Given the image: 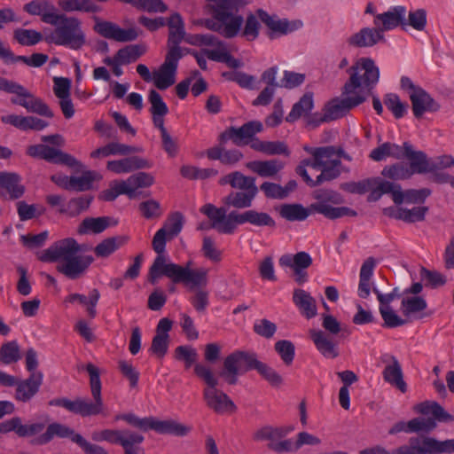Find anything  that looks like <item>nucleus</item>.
I'll list each match as a JSON object with an SVG mask.
<instances>
[{"label":"nucleus","mask_w":454,"mask_h":454,"mask_svg":"<svg viewBox=\"0 0 454 454\" xmlns=\"http://www.w3.org/2000/svg\"><path fill=\"white\" fill-rule=\"evenodd\" d=\"M23 10L30 15H38L43 23L55 28L45 36L48 43L81 51L87 44L82 21L65 13H58L55 5L48 0H34L26 4Z\"/></svg>","instance_id":"1"},{"label":"nucleus","mask_w":454,"mask_h":454,"mask_svg":"<svg viewBox=\"0 0 454 454\" xmlns=\"http://www.w3.org/2000/svg\"><path fill=\"white\" fill-rule=\"evenodd\" d=\"M312 197L316 200L308 207L299 203L283 204L279 209L282 218L290 221H304L311 214L317 213L325 218L334 220L343 216H356V211L348 207H333L342 203L341 195L330 189H318L313 192Z\"/></svg>","instance_id":"2"},{"label":"nucleus","mask_w":454,"mask_h":454,"mask_svg":"<svg viewBox=\"0 0 454 454\" xmlns=\"http://www.w3.org/2000/svg\"><path fill=\"white\" fill-rule=\"evenodd\" d=\"M82 247L73 238H67L54 242L38 254L43 262H56L57 270L69 279L74 280L83 277L94 258L82 255Z\"/></svg>","instance_id":"3"},{"label":"nucleus","mask_w":454,"mask_h":454,"mask_svg":"<svg viewBox=\"0 0 454 454\" xmlns=\"http://www.w3.org/2000/svg\"><path fill=\"white\" fill-rule=\"evenodd\" d=\"M263 129L262 123L259 121H251L244 123L241 127H230L219 136L220 144H225L231 140L235 145H247L251 142L250 147L254 151L267 155H290V150L283 141H262L254 136Z\"/></svg>","instance_id":"4"},{"label":"nucleus","mask_w":454,"mask_h":454,"mask_svg":"<svg viewBox=\"0 0 454 454\" xmlns=\"http://www.w3.org/2000/svg\"><path fill=\"white\" fill-rule=\"evenodd\" d=\"M413 411L423 416L431 415V417H417L408 422L399 421L389 429V434L400 432L429 434L437 427V423L449 424L454 421V416L435 401H424L417 403L414 405Z\"/></svg>","instance_id":"5"},{"label":"nucleus","mask_w":454,"mask_h":454,"mask_svg":"<svg viewBox=\"0 0 454 454\" xmlns=\"http://www.w3.org/2000/svg\"><path fill=\"white\" fill-rule=\"evenodd\" d=\"M454 453V438L438 440L428 435L410 437L407 443L395 449L392 453L380 445L364 449L359 454H452ZM346 454H348L346 452Z\"/></svg>","instance_id":"6"},{"label":"nucleus","mask_w":454,"mask_h":454,"mask_svg":"<svg viewBox=\"0 0 454 454\" xmlns=\"http://www.w3.org/2000/svg\"><path fill=\"white\" fill-rule=\"evenodd\" d=\"M194 372L207 385L203 389V400L208 409L217 414L233 413L237 411L236 404L228 395L217 388L218 380L209 367L197 364Z\"/></svg>","instance_id":"7"},{"label":"nucleus","mask_w":454,"mask_h":454,"mask_svg":"<svg viewBox=\"0 0 454 454\" xmlns=\"http://www.w3.org/2000/svg\"><path fill=\"white\" fill-rule=\"evenodd\" d=\"M347 72L349 78L342 88L343 95L354 94L357 89H361L358 93L364 94L363 91L366 90L370 94L380 79L379 67L370 58L357 59Z\"/></svg>","instance_id":"8"},{"label":"nucleus","mask_w":454,"mask_h":454,"mask_svg":"<svg viewBox=\"0 0 454 454\" xmlns=\"http://www.w3.org/2000/svg\"><path fill=\"white\" fill-rule=\"evenodd\" d=\"M0 90L14 94L15 97L11 98L12 104L20 106L26 108L29 113L48 118H52L54 116L53 112L50 109L47 104H45L40 98L32 94L24 86L14 81L3 77L0 84Z\"/></svg>","instance_id":"9"},{"label":"nucleus","mask_w":454,"mask_h":454,"mask_svg":"<svg viewBox=\"0 0 454 454\" xmlns=\"http://www.w3.org/2000/svg\"><path fill=\"white\" fill-rule=\"evenodd\" d=\"M259 362L255 353L236 350L225 357L219 376L229 385H235L239 374L255 370Z\"/></svg>","instance_id":"10"},{"label":"nucleus","mask_w":454,"mask_h":454,"mask_svg":"<svg viewBox=\"0 0 454 454\" xmlns=\"http://www.w3.org/2000/svg\"><path fill=\"white\" fill-rule=\"evenodd\" d=\"M188 270V268H183V266L179 264L173 262L167 263L165 253H160L157 254L156 258L150 267L149 281L152 284H155L160 277L165 276L170 278L174 284H185Z\"/></svg>","instance_id":"11"},{"label":"nucleus","mask_w":454,"mask_h":454,"mask_svg":"<svg viewBox=\"0 0 454 454\" xmlns=\"http://www.w3.org/2000/svg\"><path fill=\"white\" fill-rule=\"evenodd\" d=\"M288 434L285 427H274L272 426H264L253 434V439L255 442L269 441L268 449L277 452L293 451V441L290 439L282 440Z\"/></svg>","instance_id":"12"},{"label":"nucleus","mask_w":454,"mask_h":454,"mask_svg":"<svg viewBox=\"0 0 454 454\" xmlns=\"http://www.w3.org/2000/svg\"><path fill=\"white\" fill-rule=\"evenodd\" d=\"M27 154L33 158H38L50 163L61 164L69 168H82V164L73 155L59 149L39 144L29 145Z\"/></svg>","instance_id":"13"},{"label":"nucleus","mask_w":454,"mask_h":454,"mask_svg":"<svg viewBox=\"0 0 454 454\" xmlns=\"http://www.w3.org/2000/svg\"><path fill=\"white\" fill-rule=\"evenodd\" d=\"M184 216L180 212L171 214L162 228L157 231L153 236L152 246L157 253H165L166 242L173 239L182 231Z\"/></svg>","instance_id":"14"},{"label":"nucleus","mask_w":454,"mask_h":454,"mask_svg":"<svg viewBox=\"0 0 454 454\" xmlns=\"http://www.w3.org/2000/svg\"><path fill=\"white\" fill-rule=\"evenodd\" d=\"M95 20L96 23L93 27L95 32L105 38L116 42L127 43L135 41L141 33V31L136 27L124 29L114 22L101 20L97 17H95Z\"/></svg>","instance_id":"15"},{"label":"nucleus","mask_w":454,"mask_h":454,"mask_svg":"<svg viewBox=\"0 0 454 454\" xmlns=\"http://www.w3.org/2000/svg\"><path fill=\"white\" fill-rule=\"evenodd\" d=\"M85 369L90 375V386L93 400L83 398V403L90 416L103 414L105 404L101 395L99 370L90 363L86 365Z\"/></svg>","instance_id":"16"},{"label":"nucleus","mask_w":454,"mask_h":454,"mask_svg":"<svg viewBox=\"0 0 454 454\" xmlns=\"http://www.w3.org/2000/svg\"><path fill=\"white\" fill-rule=\"evenodd\" d=\"M345 98H333L327 102L323 109L330 121H335L346 115L352 108L361 105L366 100V96L362 93H356L354 96H348Z\"/></svg>","instance_id":"17"},{"label":"nucleus","mask_w":454,"mask_h":454,"mask_svg":"<svg viewBox=\"0 0 454 454\" xmlns=\"http://www.w3.org/2000/svg\"><path fill=\"white\" fill-rule=\"evenodd\" d=\"M54 437L68 438L72 442L76 443L79 447L84 440V437L76 433L73 428L67 425L53 422L46 427V431L40 434L35 441L36 444L44 445L52 441Z\"/></svg>","instance_id":"18"},{"label":"nucleus","mask_w":454,"mask_h":454,"mask_svg":"<svg viewBox=\"0 0 454 454\" xmlns=\"http://www.w3.org/2000/svg\"><path fill=\"white\" fill-rule=\"evenodd\" d=\"M43 380V373L29 374L24 380L17 377V384L14 385V399L24 403H29L39 393Z\"/></svg>","instance_id":"19"},{"label":"nucleus","mask_w":454,"mask_h":454,"mask_svg":"<svg viewBox=\"0 0 454 454\" xmlns=\"http://www.w3.org/2000/svg\"><path fill=\"white\" fill-rule=\"evenodd\" d=\"M380 359L386 364L382 372L384 380L395 387L402 393H405L407 391V384L403 380L402 366L397 358L395 356L386 354Z\"/></svg>","instance_id":"20"},{"label":"nucleus","mask_w":454,"mask_h":454,"mask_svg":"<svg viewBox=\"0 0 454 454\" xmlns=\"http://www.w3.org/2000/svg\"><path fill=\"white\" fill-rule=\"evenodd\" d=\"M45 427L43 422L23 424L20 417L12 419L0 423V433L8 434L14 432L19 437H32L41 433Z\"/></svg>","instance_id":"21"},{"label":"nucleus","mask_w":454,"mask_h":454,"mask_svg":"<svg viewBox=\"0 0 454 454\" xmlns=\"http://www.w3.org/2000/svg\"><path fill=\"white\" fill-rule=\"evenodd\" d=\"M213 18L204 20L203 25L209 30L217 32L225 38H233L239 32L243 24V17L237 16L231 20H221L217 18L216 12H212Z\"/></svg>","instance_id":"22"},{"label":"nucleus","mask_w":454,"mask_h":454,"mask_svg":"<svg viewBox=\"0 0 454 454\" xmlns=\"http://www.w3.org/2000/svg\"><path fill=\"white\" fill-rule=\"evenodd\" d=\"M405 15L406 8L404 6H395L390 11L377 14L374 25L379 27L382 34L384 31L394 29L399 26L404 29L407 26Z\"/></svg>","instance_id":"23"},{"label":"nucleus","mask_w":454,"mask_h":454,"mask_svg":"<svg viewBox=\"0 0 454 454\" xmlns=\"http://www.w3.org/2000/svg\"><path fill=\"white\" fill-rule=\"evenodd\" d=\"M404 158L410 161L409 169L414 174H426L430 170H434V161L429 160L427 155L422 151H416L413 146L408 143H403Z\"/></svg>","instance_id":"24"},{"label":"nucleus","mask_w":454,"mask_h":454,"mask_svg":"<svg viewBox=\"0 0 454 454\" xmlns=\"http://www.w3.org/2000/svg\"><path fill=\"white\" fill-rule=\"evenodd\" d=\"M25 187L20 184V176L16 173L0 172V197L15 200L23 196Z\"/></svg>","instance_id":"25"},{"label":"nucleus","mask_w":454,"mask_h":454,"mask_svg":"<svg viewBox=\"0 0 454 454\" xmlns=\"http://www.w3.org/2000/svg\"><path fill=\"white\" fill-rule=\"evenodd\" d=\"M410 99L417 119L422 117L426 112H436L440 109V105L422 88L410 92Z\"/></svg>","instance_id":"26"},{"label":"nucleus","mask_w":454,"mask_h":454,"mask_svg":"<svg viewBox=\"0 0 454 454\" xmlns=\"http://www.w3.org/2000/svg\"><path fill=\"white\" fill-rule=\"evenodd\" d=\"M212 12H216L217 18L221 20L237 17L234 15L240 8L246 6L249 2L248 0H207Z\"/></svg>","instance_id":"27"},{"label":"nucleus","mask_w":454,"mask_h":454,"mask_svg":"<svg viewBox=\"0 0 454 454\" xmlns=\"http://www.w3.org/2000/svg\"><path fill=\"white\" fill-rule=\"evenodd\" d=\"M152 163L144 158L131 156L121 160H109L106 168L115 174L129 173L137 169L150 168Z\"/></svg>","instance_id":"28"},{"label":"nucleus","mask_w":454,"mask_h":454,"mask_svg":"<svg viewBox=\"0 0 454 454\" xmlns=\"http://www.w3.org/2000/svg\"><path fill=\"white\" fill-rule=\"evenodd\" d=\"M432 193L428 188L422 189H408L404 192L402 191L400 184L395 183V192H393V201L396 205H401L403 202L411 204L424 203L427 197Z\"/></svg>","instance_id":"29"},{"label":"nucleus","mask_w":454,"mask_h":454,"mask_svg":"<svg viewBox=\"0 0 454 454\" xmlns=\"http://www.w3.org/2000/svg\"><path fill=\"white\" fill-rule=\"evenodd\" d=\"M381 41L385 42V37L378 27H364L348 39L349 45L359 48L372 47Z\"/></svg>","instance_id":"30"},{"label":"nucleus","mask_w":454,"mask_h":454,"mask_svg":"<svg viewBox=\"0 0 454 454\" xmlns=\"http://www.w3.org/2000/svg\"><path fill=\"white\" fill-rule=\"evenodd\" d=\"M293 302L307 319L313 318L317 315L316 299L309 292L301 288L294 289Z\"/></svg>","instance_id":"31"},{"label":"nucleus","mask_w":454,"mask_h":454,"mask_svg":"<svg viewBox=\"0 0 454 454\" xmlns=\"http://www.w3.org/2000/svg\"><path fill=\"white\" fill-rule=\"evenodd\" d=\"M239 224L250 223L255 227L275 228L276 222L273 217L266 212H259L254 209H249L237 215Z\"/></svg>","instance_id":"32"},{"label":"nucleus","mask_w":454,"mask_h":454,"mask_svg":"<svg viewBox=\"0 0 454 454\" xmlns=\"http://www.w3.org/2000/svg\"><path fill=\"white\" fill-rule=\"evenodd\" d=\"M257 15L262 22L270 29V33L269 35L270 38L274 37V33L286 35L296 29L294 23H290L287 20H276L262 9L257 10Z\"/></svg>","instance_id":"33"},{"label":"nucleus","mask_w":454,"mask_h":454,"mask_svg":"<svg viewBox=\"0 0 454 454\" xmlns=\"http://www.w3.org/2000/svg\"><path fill=\"white\" fill-rule=\"evenodd\" d=\"M309 335L317 349L327 358H335L339 356L336 344L322 330L312 329Z\"/></svg>","instance_id":"34"},{"label":"nucleus","mask_w":454,"mask_h":454,"mask_svg":"<svg viewBox=\"0 0 454 454\" xmlns=\"http://www.w3.org/2000/svg\"><path fill=\"white\" fill-rule=\"evenodd\" d=\"M142 152V148L118 142H112L91 152V158L108 157L110 155H129Z\"/></svg>","instance_id":"35"},{"label":"nucleus","mask_w":454,"mask_h":454,"mask_svg":"<svg viewBox=\"0 0 454 454\" xmlns=\"http://www.w3.org/2000/svg\"><path fill=\"white\" fill-rule=\"evenodd\" d=\"M117 221L110 216L101 217H86L82 220L78 227L79 234H86L89 232L101 233L111 225H116Z\"/></svg>","instance_id":"36"},{"label":"nucleus","mask_w":454,"mask_h":454,"mask_svg":"<svg viewBox=\"0 0 454 454\" xmlns=\"http://www.w3.org/2000/svg\"><path fill=\"white\" fill-rule=\"evenodd\" d=\"M246 167L262 177H271L284 168V164L280 160L273 159L249 161Z\"/></svg>","instance_id":"37"},{"label":"nucleus","mask_w":454,"mask_h":454,"mask_svg":"<svg viewBox=\"0 0 454 454\" xmlns=\"http://www.w3.org/2000/svg\"><path fill=\"white\" fill-rule=\"evenodd\" d=\"M376 262L373 257H368L362 264L359 274L358 296L366 299L371 294L370 280L373 274Z\"/></svg>","instance_id":"38"},{"label":"nucleus","mask_w":454,"mask_h":454,"mask_svg":"<svg viewBox=\"0 0 454 454\" xmlns=\"http://www.w3.org/2000/svg\"><path fill=\"white\" fill-rule=\"evenodd\" d=\"M100 298V293L94 288L89 293V296L80 294H71L65 299V302L74 303L75 301L86 306V310L90 318H94L97 315L96 306Z\"/></svg>","instance_id":"39"},{"label":"nucleus","mask_w":454,"mask_h":454,"mask_svg":"<svg viewBox=\"0 0 454 454\" xmlns=\"http://www.w3.org/2000/svg\"><path fill=\"white\" fill-rule=\"evenodd\" d=\"M166 25L168 27V43L180 44L186 35L184 22L178 12H175L168 19Z\"/></svg>","instance_id":"40"},{"label":"nucleus","mask_w":454,"mask_h":454,"mask_svg":"<svg viewBox=\"0 0 454 454\" xmlns=\"http://www.w3.org/2000/svg\"><path fill=\"white\" fill-rule=\"evenodd\" d=\"M257 193L258 192L254 191L231 192L223 198V203L227 207L247 208L252 206Z\"/></svg>","instance_id":"41"},{"label":"nucleus","mask_w":454,"mask_h":454,"mask_svg":"<svg viewBox=\"0 0 454 454\" xmlns=\"http://www.w3.org/2000/svg\"><path fill=\"white\" fill-rule=\"evenodd\" d=\"M387 157H393L397 160L404 158L403 145L400 146L390 142H386L374 148L370 153V158L375 161L383 160Z\"/></svg>","instance_id":"42"},{"label":"nucleus","mask_w":454,"mask_h":454,"mask_svg":"<svg viewBox=\"0 0 454 454\" xmlns=\"http://www.w3.org/2000/svg\"><path fill=\"white\" fill-rule=\"evenodd\" d=\"M314 100H313V93L307 92L305 93L298 102H296L290 113L286 117V121L287 122H294L301 116H307L308 114L313 109Z\"/></svg>","instance_id":"43"},{"label":"nucleus","mask_w":454,"mask_h":454,"mask_svg":"<svg viewBox=\"0 0 454 454\" xmlns=\"http://www.w3.org/2000/svg\"><path fill=\"white\" fill-rule=\"evenodd\" d=\"M93 200L91 195H82L71 199L66 206H62L59 212L67 215L71 217L79 215L82 212L86 211Z\"/></svg>","instance_id":"44"},{"label":"nucleus","mask_w":454,"mask_h":454,"mask_svg":"<svg viewBox=\"0 0 454 454\" xmlns=\"http://www.w3.org/2000/svg\"><path fill=\"white\" fill-rule=\"evenodd\" d=\"M147 51L145 44H129L120 49L115 54V60L121 64L128 65L136 62Z\"/></svg>","instance_id":"45"},{"label":"nucleus","mask_w":454,"mask_h":454,"mask_svg":"<svg viewBox=\"0 0 454 454\" xmlns=\"http://www.w3.org/2000/svg\"><path fill=\"white\" fill-rule=\"evenodd\" d=\"M59 7L66 12H82L87 13H96L100 8L91 0H59Z\"/></svg>","instance_id":"46"},{"label":"nucleus","mask_w":454,"mask_h":454,"mask_svg":"<svg viewBox=\"0 0 454 454\" xmlns=\"http://www.w3.org/2000/svg\"><path fill=\"white\" fill-rule=\"evenodd\" d=\"M48 404L50 406L63 407L68 411L80 415L83 418L90 417V414H89V411L83 403V398L81 397L75 398L73 401L66 397L55 398L49 401Z\"/></svg>","instance_id":"47"},{"label":"nucleus","mask_w":454,"mask_h":454,"mask_svg":"<svg viewBox=\"0 0 454 454\" xmlns=\"http://www.w3.org/2000/svg\"><path fill=\"white\" fill-rule=\"evenodd\" d=\"M313 260L309 253L298 252L294 255L284 254L279 258V264L291 269L306 270L312 265Z\"/></svg>","instance_id":"48"},{"label":"nucleus","mask_w":454,"mask_h":454,"mask_svg":"<svg viewBox=\"0 0 454 454\" xmlns=\"http://www.w3.org/2000/svg\"><path fill=\"white\" fill-rule=\"evenodd\" d=\"M192 430V427L185 426L173 419L159 420L156 432L160 434H172L175 436H185Z\"/></svg>","instance_id":"49"},{"label":"nucleus","mask_w":454,"mask_h":454,"mask_svg":"<svg viewBox=\"0 0 454 454\" xmlns=\"http://www.w3.org/2000/svg\"><path fill=\"white\" fill-rule=\"evenodd\" d=\"M335 154L336 149L334 146L328 145L317 147V150L315 151V159L318 169L331 165L341 166V160L338 157H335Z\"/></svg>","instance_id":"50"},{"label":"nucleus","mask_w":454,"mask_h":454,"mask_svg":"<svg viewBox=\"0 0 454 454\" xmlns=\"http://www.w3.org/2000/svg\"><path fill=\"white\" fill-rule=\"evenodd\" d=\"M427 212V207H415L411 209L398 207L395 215H391L395 219L402 220L408 223H413L415 222L424 221Z\"/></svg>","instance_id":"51"},{"label":"nucleus","mask_w":454,"mask_h":454,"mask_svg":"<svg viewBox=\"0 0 454 454\" xmlns=\"http://www.w3.org/2000/svg\"><path fill=\"white\" fill-rule=\"evenodd\" d=\"M127 433H131L130 430H116V429H104L101 431H95L91 434V438L95 442H107L112 444H119L125 442Z\"/></svg>","instance_id":"52"},{"label":"nucleus","mask_w":454,"mask_h":454,"mask_svg":"<svg viewBox=\"0 0 454 454\" xmlns=\"http://www.w3.org/2000/svg\"><path fill=\"white\" fill-rule=\"evenodd\" d=\"M176 69L162 64L159 71L153 73V79L155 87L164 90L172 86L176 82Z\"/></svg>","instance_id":"53"},{"label":"nucleus","mask_w":454,"mask_h":454,"mask_svg":"<svg viewBox=\"0 0 454 454\" xmlns=\"http://www.w3.org/2000/svg\"><path fill=\"white\" fill-rule=\"evenodd\" d=\"M127 241L122 236L111 237L98 244L94 249L98 257H107Z\"/></svg>","instance_id":"54"},{"label":"nucleus","mask_w":454,"mask_h":454,"mask_svg":"<svg viewBox=\"0 0 454 454\" xmlns=\"http://www.w3.org/2000/svg\"><path fill=\"white\" fill-rule=\"evenodd\" d=\"M381 175L391 180H405L412 176V171L403 162H396L384 167Z\"/></svg>","instance_id":"55"},{"label":"nucleus","mask_w":454,"mask_h":454,"mask_svg":"<svg viewBox=\"0 0 454 454\" xmlns=\"http://www.w3.org/2000/svg\"><path fill=\"white\" fill-rule=\"evenodd\" d=\"M13 38L20 45L32 46L43 40V35L34 29L17 28L13 31Z\"/></svg>","instance_id":"56"},{"label":"nucleus","mask_w":454,"mask_h":454,"mask_svg":"<svg viewBox=\"0 0 454 454\" xmlns=\"http://www.w3.org/2000/svg\"><path fill=\"white\" fill-rule=\"evenodd\" d=\"M20 359V350L16 340L4 343L0 348V362L4 364H11Z\"/></svg>","instance_id":"57"},{"label":"nucleus","mask_w":454,"mask_h":454,"mask_svg":"<svg viewBox=\"0 0 454 454\" xmlns=\"http://www.w3.org/2000/svg\"><path fill=\"white\" fill-rule=\"evenodd\" d=\"M95 180V172L90 170L83 171L81 176H70L69 191L85 192L92 187Z\"/></svg>","instance_id":"58"},{"label":"nucleus","mask_w":454,"mask_h":454,"mask_svg":"<svg viewBox=\"0 0 454 454\" xmlns=\"http://www.w3.org/2000/svg\"><path fill=\"white\" fill-rule=\"evenodd\" d=\"M427 306L426 300L420 296L404 298L401 302L402 312L406 317L423 311Z\"/></svg>","instance_id":"59"},{"label":"nucleus","mask_w":454,"mask_h":454,"mask_svg":"<svg viewBox=\"0 0 454 454\" xmlns=\"http://www.w3.org/2000/svg\"><path fill=\"white\" fill-rule=\"evenodd\" d=\"M144 439L140 434L132 431L127 433L125 442H121L124 454H145V450L140 446Z\"/></svg>","instance_id":"60"},{"label":"nucleus","mask_w":454,"mask_h":454,"mask_svg":"<svg viewBox=\"0 0 454 454\" xmlns=\"http://www.w3.org/2000/svg\"><path fill=\"white\" fill-rule=\"evenodd\" d=\"M168 52L165 57L163 65L168 66L171 68L177 69L178 61L186 53H191L192 50L188 48H181L179 44L168 43Z\"/></svg>","instance_id":"61"},{"label":"nucleus","mask_w":454,"mask_h":454,"mask_svg":"<svg viewBox=\"0 0 454 454\" xmlns=\"http://www.w3.org/2000/svg\"><path fill=\"white\" fill-rule=\"evenodd\" d=\"M384 104L390 110L396 119L404 116L407 112V105L400 100L398 95L388 93L384 98Z\"/></svg>","instance_id":"62"},{"label":"nucleus","mask_w":454,"mask_h":454,"mask_svg":"<svg viewBox=\"0 0 454 454\" xmlns=\"http://www.w3.org/2000/svg\"><path fill=\"white\" fill-rule=\"evenodd\" d=\"M377 183L376 179H364L359 182H347L340 184V189L354 194H364Z\"/></svg>","instance_id":"63"},{"label":"nucleus","mask_w":454,"mask_h":454,"mask_svg":"<svg viewBox=\"0 0 454 454\" xmlns=\"http://www.w3.org/2000/svg\"><path fill=\"white\" fill-rule=\"evenodd\" d=\"M274 348L286 365H289L293 363L295 354V348L290 340H278L275 343Z\"/></svg>","instance_id":"64"}]
</instances>
